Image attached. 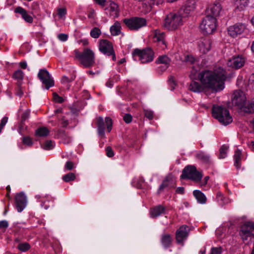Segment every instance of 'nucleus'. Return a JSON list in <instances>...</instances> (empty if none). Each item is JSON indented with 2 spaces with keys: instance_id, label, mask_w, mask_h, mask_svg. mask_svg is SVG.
I'll return each instance as SVG.
<instances>
[{
  "instance_id": "aec40b11",
  "label": "nucleus",
  "mask_w": 254,
  "mask_h": 254,
  "mask_svg": "<svg viewBox=\"0 0 254 254\" xmlns=\"http://www.w3.org/2000/svg\"><path fill=\"white\" fill-rule=\"evenodd\" d=\"M217 26L216 18L214 16H210L207 14V27L210 29V32L207 29V34H212L216 31Z\"/></svg>"
},
{
  "instance_id": "ea45409f",
  "label": "nucleus",
  "mask_w": 254,
  "mask_h": 254,
  "mask_svg": "<svg viewBox=\"0 0 254 254\" xmlns=\"http://www.w3.org/2000/svg\"><path fill=\"white\" fill-rule=\"evenodd\" d=\"M30 248V245L27 243H20L18 246V249L22 252H25L28 251Z\"/></svg>"
},
{
  "instance_id": "49530a36",
  "label": "nucleus",
  "mask_w": 254,
  "mask_h": 254,
  "mask_svg": "<svg viewBox=\"0 0 254 254\" xmlns=\"http://www.w3.org/2000/svg\"><path fill=\"white\" fill-rule=\"evenodd\" d=\"M13 76L16 79L21 80L23 77V72L20 70H18L14 72Z\"/></svg>"
},
{
  "instance_id": "69168bd1",
  "label": "nucleus",
  "mask_w": 254,
  "mask_h": 254,
  "mask_svg": "<svg viewBox=\"0 0 254 254\" xmlns=\"http://www.w3.org/2000/svg\"><path fill=\"white\" fill-rule=\"evenodd\" d=\"M176 191L178 193H183L184 191V189L183 187H179L177 188Z\"/></svg>"
},
{
  "instance_id": "09e8293b",
  "label": "nucleus",
  "mask_w": 254,
  "mask_h": 254,
  "mask_svg": "<svg viewBox=\"0 0 254 254\" xmlns=\"http://www.w3.org/2000/svg\"><path fill=\"white\" fill-rule=\"evenodd\" d=\"M145 116L149 119H152L153 117V112L148 109L144 110Z\"/></svg>"
},
{
  "instance_id": "bb28decb",
  "label": "nucleus",
  "mask_w": 254,
  "mask_h": 254,
  "mask_svg": "<svg viewBox=\"0 0 254 254\" xmlns=\"http://www.w3.org/2000/svg\"><path fill=\"white\" fill-rule=\"evenodd\" d=\"M121 26L118 21L115 22L114 24L110 27V32L112 35L117 36L121 33Z\"/></svg>"
},
{
  "instance_id": "cd10ccee",
  "label": "nucleus",
  "mask_w": 254,
  "mask_h": 254,
  "mask_svg": "<svg viewBox=\"0 0 254 254\" xmlns=\"http://www.w3.org/2000/svg\"><path fill=\"white\" fill-rule=\"evenodd\" d=\"M156 63L157 64H163L165 65V67L167 68L170 65L171 63L170 59L166 55H163L160 56L157 61Z\"/></svg>"
},
{
  "instance_id": "423d86ee",
  "label": "nucleus",
  "mask_w": 254,
  "mask_h": 254,
  "mask_svg": "<svg viewBox=\"0 0 254 254\" xmlns=\"http://www.w3.org/2000/svg\"><path fill=\"white\" fill-rule=\"evenodd\" d=\"M132 57L135 61H140L142 63L150 62L153 60L154 54L150 48L140 50L136 49L132 53Z\"/></svg>"
},
{
  "instance_id": "6e6552de",
  "label": "nucleus",
  "mask_w": 254,
  "mask_h": 254,
  "mask_svg": "<svg viewBox=\"0 0 254 254\" xmlns=\"http://www.w3.org/2000/svg\"><path fill=\"white\" fill-rule=\"evenodd\" d=\"M124 22L128 28L131 30H137L146 25V20L139 17L125 19Z\"/></svg>"
},
{
  "instance_id": "7ed1b4c3",
  "label": "nucleus",
  "mask_w": 254,
  "mask_h": 254,
  "mask_svg": "<svg viewBox=\"0 0 254 254\" xmlns=\"http://www.w3.org/2000/svg\"><path fill=\"white\" fill-rule=\"evenodd\" d=\"M212 116L224 125L232 122L233 119L229 110L222 106L213 105L212 108Z\"/></svg>"
},
{
  "instance_id": "6e6d98bb",
  "label": "nucleus",
  "mask_w": 254,
  "mask_h": 254,
  "mask_svg": "<svg viewBox=\"0 0 254 254\" xmlns=\"http://www.w3.org/2000/svg\"><path fill=\"white\" fill-rule=\"evenodd\" d=\"M152 5L161 4L164 2V0H149Z\"/></svg>"
},
{
  "instance_id": "e2e57ef3",
  "label": "nucleus",
  "mask_w": 254,
  "mask_h": 254,
  "mask_svg": "<svg viewBox=\"0 0 254 254\" xmlns=\"http://www.w3.org/2000/svg\"><path fill=\"white\" fill-rule=\"evenodd\" d=\"M35 197L38 200L39 199H41L40 201L42 202V203L41 204V207H43L44 204L45 202V201H44V197L41 196V195L38 194V195H36L35 196Z\"/></svg>"
},
{
  "instance_id": "774afa93",
  "label": "nucleus",
  "mask_w": 254,
  "mask_h": 254,
  "mask_svg": "<svg viewBox=\"0 0 254 254\" xmlns=\"http://www.w3.org/2000/svg\"><path fill=\"white\" fill-rule=\"evenodd\" d=\"M98 4L103 5L106 1V0H95Z\"/></svg>"
},
{
  "instance_id": "8fccbe9b",
  "label": "nucleus",
  "mask_w": 254,
  "mask_h": 254,
  "mask_svg": "<svg viewBox=\"0 0 254 254\" xmlns=\"http://www.w3.org/2000/svg\"><path fill=\"white\" fill-rule=\"evenodd\" d=\"M8 121V118L4 117L1 120L0 123V133L1 132L2 128L5 126Z\"/></svg>"
},
{
  "instance_id": "de8ad7c7",
  "label": "nucleus",
  "mask_w": 254,
  "mask_h": 254,
  "mask_svg": "<svg viewBox=\"0 0 254 254\" xmlns=\"http://www.w3.org/2000/svg\"><path fill=\"white\" fill-rule=\"evenodd\" d=\"M53 100L55 102L60 103H63L64 101V99L56 93L53 94Z\"/></svg>"
},
{
  "instance_id": "412c9836",
  "label": "nucleus",
  "mask_w": 254,
  "mask_h": 254,
  "mask_svg": "<svg viewBox=\"0 0 254 254\" xmlns=\"http://www.w3.org/2000/svg\"><path fill=\"white\" fill-rule=\"evenodd\" d=\"M210 13L208 15L210 16H214L216 18L220 15L222 10V6L219 2L214 3L210 7Z\"/></svg>"
},
{
  "instance_id": "72a5a7b5",
  "label": "nucleus",
  "mask_w": 254,
  "mask_h": 254,
  "mask_svg": "<svg viewBox=\"0 0 254 254\" xmlns=\"http://www.w3.org/2000/svg\"><path fill=\"white\" fill-rule=\"evenodd\" d=\"M206 40L205 38L200 39L198 42V48L199 51L203 54H205L206 51L205 47Z\"/></svg>"
},
{
  "instance_id": "e433bc0d",
  "label": "nucleus",
  "mask_w": 254,
  "mask_h": 254,
  "mask_svg": "<svg viewBox=\"0 0 254 254\" xmlns=\"http://www.w3.org/2000/svg\"><path fill=\"white\" fill-rule=\"evenodd\" d=\"M75 175L72 173H69L63 176V180L65 182H69L75 179Z\"/></svg>"
},
{
  "instance_id": "f03ea898",
  "label": "nucleus",
  "mask_w": 254,
  "mask_h": 254,
  "mask_svg": "<svg viewBox=\"0 0 254 254\" xmlns=\"http://www.w3.org/2000/svg\"><path fill=\"white\" fill-rule=\"evenodd\" d=\"M226 79V72L223 68L219 67L213 71L207 70V89H211L212 92L222 90Z\"/></svg>"
},
{
  "instance_id": "a878e982",
  "label": "nucleus",
  "mask_w": 254,
  "mask_h": 254,
  "mask_svg": "<svg viewBox=\"0 0 254 254\" xmlns=\"http://www.w3.org/2000/svg\"><path fill=\"white\" fill-rule=\"evenodd\" d=\"M98 132V134L101 137L104 136V122L102 117H99L97 119Z\"/></svg>"
},
{
  "instance_id": "58836bf2",
  "label": "nucleus",
  "mask_w": 254,
  "mask_h": 254,
  "mask_svg": "<svg viewBox=\"0 0 254 254\" xmlns=\"http://www.w3.org/2000/svg\"><path fill=\"white\" fill-rule=\"evenodd\" d=\"M101 34L100 29L97 27L93 28L90 31V35L93 38H98Z\"/></svg>"
},
{
  "instance_id": "0eeeda50",
  "label": "nucleus",
  "mask_w": 254,
  "mask_h": 254,
  "mask_svg": "<svg viewBox=\"0 0 254 254\" xmlns=\"http://www.w3.org/2000/svg\"><path fill=\"white\" fill-rule=\"evenodd\" d=\"M202 175L201 172L198 171L196 168L192 165H188L183 170L181 176L182 179H189L195 182L201 180Z\"/></svg>"
},
{
  "instance_id": "393cba45",
  "label": "nucleus",
  "mask_w": 254,
  "mask_h": 254,
  "mask_svg": "<svg viewBox=\"0 0 254 254\" xmlns=\"http://www.w3.org/2000/svg\"><path fill=\"white\" fill-rule=\"evenodd\" d=\"M152 5L149 0H147L142 4V6L140 7V11L143 13L146 14L148 13L151 10Z\"/></svg>"
},
{
  "instance_id": "1a4fd4ad",
  "label": "nucleus",
  "mask_w": 254,
  "mask_h": 254,
  "mask_svg": "<svg viewBox=\"0 0 254 254\" xmlns=\"http://www.w3.org/2000/svg\"><path fill=\"white\" fill-rule=\"evenodd\" d=\"M246 97L245 93L241 90L234 91L232 97V104L243 109L246 105Z\"/></svg>"
},
{
  "instance_id": "b1692460",
  "label": "nucleus",
  "mask_w": 254,
  "mask_h": 254,
  "mask_svg": "<svg viewBox=\"0 0 254 254\" xmlns=\"http://www.w3.org/2000/svg\"><path fill=\"white\" fill-rule=\"evenodd\" d=\"M193 194L197 201L200 204H204L206 202V197L205 194L199 190H194L193 191Z\"/></svg>"
},
{
  "instance_id": "c9c22d12",
  "label": "nucleus",
  "mask_w": 254,
  "mask_h": 254,
  "mask_svg": "<svg viewBox=\"0 0 254 254\" xmlns=\"http://www.w3.org/2000/svg\"><path fill=\"white\" fill-rule=\"evenodd\" d=\"M42 146L45 150H51L54 148V143L51 140H48L45 141Z\"/></svg>"
},
{
  "instance_id": "9d476101",
  "label": "nucleus",
  "mask_w": 254,
  "mask_h": 254,
  "mask_svg": "<svg viewBox=\"0 0 254 254\" xmlns=\"http://www.w3.org/2000/svg\"><path fill=\"white\" fill-rule=\"evenodd\" d=\"M38 76L43 84L45 86L46 89L48 90L54 85V80L46 69H40L38 72Z\"/></svg>"
},
{
  "instance_id": "338daca9",
  "label": "nucleus",
  "mask_w": 254,
  "mask_h": 254,
  "mask_svg": "<svg viewBox=\"0 0 254 254\" xmlns=\"http://www.w3.org/2000/svg\"><path fill=\"white\" fill-rule=\"evenodd\" d=\"M62 82L63 83H66V82H69L70 80L66 76H64L63 78H62Z\"/></svg>"
},
{
  "instance_id": "473e14b6",
  "label": "nucleus",
  "mask_w": 254,
  "mask_h": 254,
  "mask_svg": "<svg viewBox=\"0 0 254 254\" xmlns=\"http://www.w3.org/2000/svg\"><path fill=\"white\" fill-rule=\"evenodd\" d=\"M229 147L226 145H223L219 149V156L220 159H223L226 157L227 150Z\"/></svg>"
},
{
  "instance_id": "7c9ffc66",
  "label": "nucleus",
  "mask_w": 254,
  "mask_h": 254,
  "mask_svg": "<svg viewBox=\"0 0 254 254\" xmlns=\"http://www.w3.org/2000/svg\"><path fill=\"white\" fill-rule=\"evenodd\" d=\"M243 110L247 113H254V98L247 106H245Z\"/></svg>"
},
{
  "instance_id": "c756f323",
  "label": "nucleus",
  "mask_w": 254,
  "mask_h": 254,
  "mask_svg": "<svg viewBox=\"0 0 254 254\" xmlns=\"http://www.w3.org/2000/svg\"><path fill=\"white\" fill-rule=\"evenodd\" d=\"M49 133V129L46 127H41L38 128L35 132V135L38 137L47 136Z\"/></svg>"
},
{
  "instance_id": "dca6fc26",
  "label": "nucleus",
  "mask_w": 254,
  "mask_h": 254,
  "mask_svg": "<svg viewBox=\"0 0 254 254\" xmlns=\"http://www.w3.org/2000/svg\"><path fill=\"white\" fill-rule=\"evenodd\" d=\"M195 9V2L194 0H190L186 2L182 7L183 17L190 15Z\"/></svg>"
},
{
  "instance_id": "2eb2a0df",
  "label": "nucleus",
  "mask_w": 254,
  "mask_h": 254,
  "mask_svg": "<svg viewBox=\"0 0 254 254\" xmlns=\"http://www.w3.org/2000/svg\"><path fill=\"white\" fill-rule=\"evenodd\" d=\"M15 199L17 211L21 212L26 206L27 197L25 194L21 192L16 195Z\"/></svg>"
},
{
  "instance_id": "c85d7f7f",
  "label": "nucleus",
  "mask_w": 254,
  "mask_h": 254,
  "mask_svg": "<svg viewBox=\"0 0 254 254\" xmlns=\"http://www.w3.org/2000/svg\"><path fill=\"white\" fill-rule=\"evenodd\" d=\"M241 156H242L241 151L239 149H237L235 151V154L234 156V158L235 160L234 165L237 169H239L241 166Z\"/></svg>"
},
{
  "instance_id": "f704fd0d",
  "label": "nucleus",
  "mask_w": 254,
  "mask_h": 254,
  "mask_svg": "<svg viewBox=\"0 0 254 254\" xmlns=\"http://www.w3.org/2000/svg\"><path fill=\"white\" fill-rule=\"evenodd\" d=\"M206 20L205 18H203L201 20V21L199 24V28L200 32H201L203 34L204 36H205L206 35Z\"/></svg>"
},
{
  "instance_id": "f257e3e1",
  "label": "nucleus",
  "mask_w": 254,
  "mask_h": 254,
  "mask_svg": "<svg viewBox=\"0 0 254 254\" xmlns=\"http://www.w3.org/2000/svg\"><path fill=\"white\" fill-rule=\"evenodd\" d=\"M206 66L205 64H195L192 67L190 75L193 80H198L200 83L192 81L190 85V89L193 92H204L206 88Z\"/></svg>"
},
{
  "instance_id": "5701e85b",
  "label": "nucleus",
  "mask_w": 254,
  "mask_h": 254,
  "mask_svg": "<svg viewBox=\"0 0 254 254\" xmlns=\"http://www.w3.org/2000/svg\"><path fill=\"white\" fill-rule=\"evenodd\" d=\"M165 208L161 205H159L150 209V215L151 218H156L164 213Z\"/></svg>"
},
{
  "instance_id": "4be33fe9",
  "label": "nucleus",
  "mask_w": 254,
  "mask_h": 254,
  "mask_svg": "<svg viewBox=\"0 0 254 254\" xmlns=\"http://www.w3.org/2000/svg\"><path fill=\"white\" fill-rule=\"evenodd\" d=\"M15 12L20 13L23 19L27 22L32 23L33 22V18L31 16L29 15L27 11L21 7H18L15 8Z\"/></svg>"
},
{
  "instance_id": "4d7b16f0",
  "label": "nucleus",
  "mask_w": 254,
  "mask_h": 254,
  "mask_svg": "<svg viewBox=\"0 0 254 254\" xmlns=\"http://www.w3.org/2000/svg\"><path fill=\"white\" fill-rule=\"evenodd\" d=\"M124 120L127 123H129L132 120V117L129 114H126L124 117Z\"/></svg>"
},
{
  "instance_id": "4468645a",
  "label": "nucleus",
  "mask_w": 254,
  "mask_h": 254,
  "mask_svg": "<svg viewBox=\"0 0 254 254\" xmlns=\"http://www.w3.org/2000/svg\"><path fill=\"white\" fill-rule=\"evenodd\" d=\"M246 26L242 23H238L228 28V32L233 38L236 37L244 32Z\"/></svg>"
},
{
  "instance_id": "0e129e2a",
  "label": "nucleus",
  "mask_w": 254,
  "mask_h": 254,
  "mask_svg": "<svg viewBox=\"0 0 254 254\" xmlns=\"http://www.w3.org/2000/svg\"><path fill=\"white\" fill-rule=\"evenodd\" d=\"M20 66L22 68H26L27 67V63L25 62H22L20 63Z\"/></svg>"
},
{
  "instance_id": "4c0bfd02",
  "label": "nucleus",
  "mask_w": 254,
  "mask_h": 254,
  "mask_svg": "<svg viewBox=\"0 0 254 254\" xmlns=\"http://www.w3.org/2000/svg\"><path fill=\"white\" fill-rule=\"evenodd\" d=\"M217 199L218 202H219L221 205L228 203L229 201L228 199L225 198L220 192H218L217 194Z\"/></svg>"
},
{
  "instance_id": "6ab92c4d",
  "label": "nucleus",
  "mask_w": 254,
  "mask_h": 254,
  "mask_svg": "<svg viewBox=\"0 0 254 254\" xmlns=\"http://www.w3.org/2000/svg\"><path fill=\"white\" fill-rule=\"evenodd\" d=\"M245 63L244 59L240 56L234 57L232 59H230L228 62V65L235 68H239L243 66Z\"/></svg>"
},
{
  "instance_id": "2f4dec72",
  "label": "nucleus",
  "mask_w": 254,
  "mask_h": 254,
  "mask_svg": "<svg viewBox=\"0 0 254 254\" xmlns=\"http://www.w3.org/2000/svg\"><path fill=\"white\" fill-rule=\"evenodd\" d=\"M171 238L169 235H164L162 236L161 242L164 247L167 248L170 246L171 243Z\"/></svg>"
},
{
  "instance_id": "3c124183",
  "label": "nucleus",
  "mask_w": 254,
  "mask_h": 254,
  "mask_svg": "<svg viewBox=\"0 0 254 254\" xmlns=\"http://www.w3.org/2000/svg\"><path fill=\"white\" fill-rule=\"evenodd\" d=\"M168 82L170 86L171 87V90L175 89V86L176 85L175 80L174 77L170 76L168 79Z\"/></svg>"
},
{
  "instance_id": "9b49d317",
  "label": "nucleus",
  "mask_w": 254,
  "mask_h": 254,
  "mask_svg": "<svg viewBox=\"0 0 254 254\" xmlns=\"http://www.w3.org/2000/svg\"><path fill=\"white\" fill-rule=\"evenodd\" d=\"M151 36L153 42L156 43L162 49L164 50L167 47L165 35L163 32L155 29L152 31Z\"/></svg>"
},
{
  "instance_id": "13d9d810",
  "label": "nucleus",
  "mask_w": 254,
  "mask_h": 254,
  "mask_svg": "<svg viewBox=\"0 0 254 254\" xmlns=\"http://www.w3.org/2000/svg\"><path fill=\"white\" fill-rule=\"evenodd\" d=\"M8 222L6 220H2L0 221V228L4 229L8 227Z\"/></svg>"
},
{
  "instance_id": "a211bd4d",
  "label": "nucleus",
  "mask_w": 254,
  "mask_h": 254,
  "mask_svg": "<svg viewBox=\"0 0 254 254\" xmlns=\"http://www.w3.org/2000/svg\"><path fill=\"white\" fill-rule=\"evenodd\" d=\"M108 6L105 8L106 12L111 16H117L119 13L118 5L113 1L107 2Z\"/></svg>"
},
{
  "instance_id": "a18cd8bd",
  "label": "nucleus",
  "mask_w": 254,
  "mask_h": 254,
  "mask_svg": "<svg viewBox=\"0 0 254 254\" xmlns=\"http://www.w3.org/2000/svg\"><path fill=\"white\" fill-rule=\"evenodd\" d=\"M105 123H106V125L107 126L108 131L109 132L111 131V130L112 129V120L109 117H106L105 118Z\"/></svg>"
},
{
  "instance_id": "680f3d73",
  "label": "nucleus",
  "mask_w": 254,
  "mask_h": 254,
  "mask_svg": "<svg viewBox=\"0 0 254 254\" xmlns=\"http://www.w3.org/2000/svg\"><path fill=\"white\" fill-rule=\"evenodd\" d=\"M186 61L193 64L194 62V59L192 56H187L186 57Z\"/></svg>"
},
{
  "instance_id": "f3484780",
  "label": "nucleus",
  "mask_w": 254,
  "mask_h": 254,
  "mask_svg": "<svg viewBox=\"0 0 254 254\" xmlns=\"http://www.w3.org/2000/svg\"><path fill=\"white\" fill-rule=\"evenodd\" d=\"M188 227L186 225H183L180 227V228L176 232V240L179 244H181L185 240L188 235Z\"/></svg>"
},
{
  "instance_id": "ddd939ff",
  "label": "nucleus",
  "mask_w": 254,
  "mask_h": 254,
  "mask_svg": "<svg viewBox=\"0 0 254 254\" xmlns=\"http://www.w3.org/2000/svg\"><path fill=\"white\" fill-rule=\"evenodd\" d=\"M254 230V223L246 222L243 224L240 229V234L244 240H247L248 237L252 235V232Z\"/></svg>"
},
{
  "instance_id": "79ce46f5",
  "label": "nucleus",
  "mask_w": 254,
  "mask_h": 254,
  "mask_svg": "<svg viewBox=\"0 0 254 254\" xmlns=\"http://www.w3.org/2000/svg\"><path fill=\"white\" fill-rule=\"evenodd\" d=\"M22 141L24 144L31 146L33 144V141L31 138L28 136L23 137Z\"/></svg>"
},
{
  "instance_id": "20e7f679",
  "label": "nucleus",
  "mask_w": 254,
  "mask_h": 254,
  "mask_svg": "<svg viewBox=\"0 0 254 254\" xmlns=\"http://www.w3.org/2000/svg\"><path fill=\"white\" fill-rule=\"evenodd\" d=\"M75 56L84 67H89L94 64V54L92 50L85 49L82 53L78 50L74 51Z\"/></svg>"
},
{
  "instance_id": "37998d69",
  "label": "nucleus",
  "mask_w": 254,
  "mask_h": 254,
  "mask_svg": "<svg viewBox=\"0 0 254 254\" xmlns=\"http://www.w3.org/2000/svg\"><path fill=\"white\" fill-rule=\"evenodd\" d=\"M222 249L221 247H213L211 249L210 254H222Z\"/></svg>"
},
{
  "instance_id": "a19ab883",
  "label": "nucleus",
  "mask_w": 254,
  "mask_h": 254,
  "mask_svg": "<svg viewBox=\"0 0 254 254\" xmlns=\"http://www.w3.org/2000/svg\"><path fill=\"white\" fill-rule=\"evenodd\" d=\"M66 14V9L65 8H59L58 9V15L60 18L64 19Z\"/></svg>"
},
{
  "instance_id": "f8f14e48",
  "label": "nucleus",
  "mask_w": 254,
  "mask_h": 254,
  "mask_svg": "<svg viewBox=\"0 0 254 254\" xmlns=\"http://www.w3.org/2000/svg\"><path fill=\"white\" fill-rule=\"evenodd\" d=\"M99 50L104 54L113 55V60H115V55L113 52V46L111 43L106 40H102L99 42Z\"/></svg>"
},
{
  "instance_id": "864d4df0",
  "label": "nucleus",
  "mask_w": 254,
  "mask_h": 254,
  "mask_svg": "<svg viewBox=\"0 0 254 254\" xmlns=\"http://www.w3.org/2000/svg\"><path fill=\"white\" fill-rule=\"evenodd\" d=\"M58 37L61 41H66L67 40L68 36L65 34H60L58 36Z\"/></svg>"
},
{
  "instance_id": "5fc2aeb1",
  "label": "nucleus",
  "mask_w": 254,
  "mask_h": 254,
  "mask_svg": "<svg viewBox=\"0 0 254 254\" xmlns=\"http://www.w3.org/2000/svg\"><path fill=\"white\" fill-rule=\"evenodd\" d=\"M106 151V154H107V156H108L109 157H111L114 156V152L110 147H107Z\"/></svg>"
},
{
  "instance_id": "603ef678",
  "label": "nucleus",
  "mask_w": 254,
  "mask_h": 254,
  "mask_svg": "<svg viewBox=\"0 0 254 254\" xmlns=\"http://www.w3.org/2000/svg\"><path fill=\"white\" fill-rule=\"evenodd\" d=\"M65 169L71 170L74 167V164L71 161H67L65 165Z\"/></svg>"
},
{
  "instance_id": "39448f33",
  "label": "nucleus",
  "mask_w": 254,
  "mask_h": 254,
  "mask_svg": "<svg viewBox=\"0 0 254 254\" xmlns=\"http://www.w3.org/2000/svg\"><path fill=\"white\" fill-rule=\"evenodd\" d=\"M184 23L183 16L177 14L170 13L165 19L164 26L169 30H173L182 25Z\"/></svg>"
},
{
  "instance_id": "c03bdc74",
  "label": "nucleus",
  "mask_w": 254,
  "mask_h": 254,
  "mask_svg": "<svg viewBox=\"0 0 254 254\" xmlns=\"http://www.w3.org/2000/svg\"><path fill=\"white\" fill-rule=\"evenodd\" d=\"M88 17L90 19L91 21L92 22H95V19H96V14L95 12V11L93 9H90L89 11L88 14Z\"/></svg>"
},
{
  "instance_id": "052dcab7",
  "label": "nucleus",
  "mask_w": 254,
  "mask_h": 254,
  "mask_svg": "<svg viewBox=\"0 0 254 254\" xmlns=\"http://www.w3.org/2000/svg\"><path fill=\"white\" fill-rule=\"evenodd\" d=\"M30 111L29 110L25 111L22 116V118L23 120H25L27 119L29 116Z\"/></svg>"
},
{
  "instance_id": "bf43d9fd",
  "label": "nucleus",
  "mask_w": 254,
  "mask_h": 254,
  "mask_svg": "<svg viewBox=\"0 0 254 254\" xmlns=\"http://www.w3.org/2000/svg\"><path fill=\"white\" fill-rule=\"evenodd\" d=\"M168 181V178H167L162 183V184L160 185L159 190H161L163 189L164 188L167 187L168 186V184L167 183Z\"/></svg>"
}]
</instances>
